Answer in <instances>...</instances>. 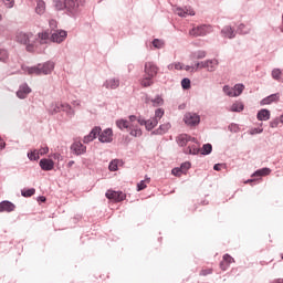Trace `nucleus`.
Segmentation results:
<instances>
[{
    "mask_svg": "<svg viewBox=\"0 0 283 283\" xmlns=\"http://www.w3.org/2000/svg\"><path fill=\"white\" fill-rule=\"evenodd\" d=\"M35 12H36L40 17H41L42 14H45V1H43V0H38V1H36Z\"/></svg>",
    "mask_w": 283,
    "mask_h": 283,
    "instance_id": "obj_28",
    "label": "nucleus"
},
{
    "mask_svg": "<svg viewBox=\"0 0 283 283\" xmlns=\"http://www.w3.org/2000/svg\"><path fill=\"white\" fill-rule=\"evenodd\" d=\"M165 45V42L163 40L155 39L153 40V46L157 50H161V48Z\"/></svg>",
    "mask_w": 283,
    "mask_h": 283,
    "instance_id": "obj_48",
    "label": "nucleus"
},
{
    "mask_svg": "<svg viewBox=\"0 0 283 283\" xmlns=\"http://www.w3.org/2000/svg\"><path fill=\"white\" fill-rule=\"evenodd\" d=\"M230 112H244V104H242L241 102L233 103L230 107Z\"/></svg>",
    "mask_w": 283,
    "mask_h": 283,
    "instance_id": "obj_31",
    "label": "nucleus"
},
{
    "mask_svg": "<svg viewBox=\"0 0 283 283\" xmlns=\"http://www.w3.org/2000/svg\"><path fill=\"white\" fill-rule=\"evenodd\" d=\"M277 101H280V93H274V94H271V95L264 97L260 102V105H262V106L271 105V103H277Z\"/></svg>",
    "mask_w": 283,
    "mask_h": 283,
    "instance_id": "obj_21",
    "label": "nucleus"
},
{
    "mask_svg": "<svg viewBox=\"0 0 283 283\" xmlns=\"http://www.w3.org/2000/svg\"><path fill=\"white\" fill-rule=\"evenodd\" d=\"M214 171H220L222 169V164H216L213 166Z\"/></svg>",
    "mask_w": 283,
    "mask_h": 283,
    "instance_id": "obj_62",
    "label": "nucleus"
},
{
    "mask_svg": "<svg viewBox=\"0 0 283 283\" xmlns=\"http://www.w3.org/2000/svg\"><path fill=\"white\" fill-rule=\"evenodd\" d=\"M32 93V88L29 87L28 83H23L19 86V90L17 91L18 98H28V94Z\"/></svg>",
    "mask_w": 283,
    "mask_h": 283,
    "instance_id": "obj_18",
    "label": "nucleus"
},
{
    "mask_svg": "<svg viewBox=\"0 0 283 283\" xmlns=\"http://www.w3.org/2000/svg\"><path fill=\"white\" fill-rule=\"evenodd\" d=\"M223 262H227L228 265H230V264H232V262H235V260L232 256H230L229 254H224Z\"/></svg>",
    "mask_w": 283,
    "mask_h": 283,
    "instance_id": "obj_54",
    "label": "nucleus"
},
{
    "mask_svg": "<svg viewBox=\"0 0 283 283\" xmlns=\"http://www.w3.org/2000/svg\"><path fill=\"white\" fill-rule=\"evenodd\" d=\"M182 90H191V80L189 77H185L181 80Z\"/></svg>",
    "mask_w": 283,
    "mask_h": 283,
    "instance_id": "obj_40",
    "label": "nucleus"
},
{
    "mask_svg": "<svg viewBox=\"0 0 283 283\" xmlns=\"http://www.w3.org/2000/svg\"><path fill=\"white\" fill-rule=\"evenodd\" d=\"M10 59V53L6 49H0V61L1 63H8Z\"/></svg>",
    "mask_w": 283,
    "mask_h": 283,
    "instance_id": "obj_36",
    "label": "nucleus"
},
{
    "mask_svg": "<svg viewBox=\"0 0 283 283\" xmlns=\"http://www.w3.org/2000/svg\"><path fill=\"white\" fill-rule=\"evenodd\" d=\"M169 129H171V124L169 123L161 124L157 129L153 130V134L155 136H163V134H167Z\"/></svg>",
    "mask_w": 283,
    "mask_h": 283,
    "instance_id": "obj_24",
    "label": "nucleus"
},
{
    "mask_svg": "<svg viewBox=\"0 0 283 283\" xmlns=\"http://www.w3.org/2000/svg\"><path fill=\"white\" fill-rule=\"evenodd\" d=\"M190 143H196V137H191L187 134H181L177 137V145H179V147H187Z\"/></svg>",
    "mask_w": 283,
    "mask_h": 283,
    "instance_id": "obj_16",
    "label": "nucleus"
},
{
    "mask_svg": "<svg viewBox=\"0 0 283 283\" xmlns=\"http://www.w3.org/2000/svg\"><path fill=\"white\" fill-rule=\"evenodd\" d=\"M180 169L182 172L189 171V169H191V163H189V161L182 163L180 166Z\"/></svg>",
    "mask_w": 283,
    "mask_h": 283,
    "instance_id": "obj_50",
    "label": "nucleus"
},
{
    "mask_svg": "<svg viewBox=\"0 0 283 283\" xmlns=\"http://www.w3.org/2000/svg\"><path fill=\"white\" fill-rule=\"evenodd\" d=\"M116 127H118V129H120V132H123L124 129H132V127H134V125L129 124V120L127 119H117L115 122Z\"/></svg>",
    "mask_w": 283,
    "mask_h": 283,
    "instance_id": "obj_26",
    "label": "nucleus"
},
{
    "mask_svg": "<svg viewBox=\"0 0 283 283\" xmlns=\"http://www.w3.org/2000/svg\"><path fill=\"white\" fill-rule=\"evenodd\" d=\"M36 51L35 52H39V48L40 45H48V43H50L51 41V36H50V31H42V32H39L36 35Z\"/></svg>",
    "mask_w": 283,
    "mask_h": 283,
    "instance_id": "obj_7",
    "label": "nucleus"
},
{
    "mask_svg": "<svg viewBox=\"0 0 283 283\" xmlns=\"http://www.w3.org/2000/svg\"><path fill=\"white\" fill-rule=\"evenodd\" d=\"M153 103L154 107H160V105H164L165 101L163 99V97L160 95H157L155 98H146V103Z\"/></svg>",
    "mask_w": 283,
    "mask_h": 283,
    "instance_id": "obj_27",
    "label": "nucleus"
},
{
    "mask_svg": "<svg viewBox=\"0 0 283 283\" xmlns=\"http://www.w3.org/2000/svg\"><path fill=\"white\" fill-rule=\"evenodd\" d=\"M101 132H103V129L101 128V126H95L88 135L84 136L83 138V143L85 145L92 143V140H96L98 134H101Z\"/></svg>",
    "mask_w": 283,
    "mask_h": 283,
    "instance_id": "obj_15",
    "label": "nucleus"
},
{
    "mask_svg": "<svg viewBox=\"0 0 283 283\" xmlns=\"http://www.w3.org/2000/svg\"><path fill=\"white\" fill-rule=\"evenodd\" d=\"M114 132L112 128H106L103 132L101 130L98 134L99 143H112L114 140Z\"/></svg>",
    "mask_w": 283,
    "mask_h": 283,
    "instance_id": "obj_14",
    "label": "nucleus"
},
{
    "mask_svg": "<svg viewBox=\"0 0 283 283\" xmlns=\"http://www.w3.org/2000/svg\"><path fill=\"white\" fill-rule=\"evenodd\" d=\"M269 174H271V168H261V169L254 171V174L252 176L262 177V176H269Z\"/></svg>",
    "mask_w": 283,
    "mask_h": 283,
    "instance_id": "obj_38",
    "label": "nucleus"
},
{
    "mask_svg": "<svg viewBox=\"0 0 283 283\" xmlns=\"http://www.w3.org/2000/svg\"><path fill=\"white\" fill-rule=\"evenodd\" d=\"M71 151L74 156H83V154L87 153V146L83 145L81 142H74L71 145Z\"/></svg>",
    "mask_w": 283,
    "mask_h": 283,
    "instance_id": "obj_11",
    "label": "nucleus"
},
{
    "mask_svg": "<svg viewBox=\"0 0 283 283\" xmlns=\"http://www.w3.org/2000/svg\"><path fill=\"white\" fill-rule=\"evenodd\" d=\"M128 118H129V125H132V123L138 120V117L136 115H130Z\"/></svg>",
    "mask_w": 283,
    "mask_h": 283,
    "instance_id": "obj_60",
    "label": "nucleus"
},
{
    "mask_svg": "<svg viewBox=\"0 0 283 283\" xmlns=\"http://www.w3.org/2000/svg\"><path fill=\"white\" fill-rule=\"evenodd\" d=\"M17 209V206L11 201L3 200L0 202V213H12Z\"/></svg>",
    "mask_w": 283,
    "mask_h": 283,
    "instance_id": "obj_17",
    "label": "nucleus"
},
{
    "mask_svg": "<svg viewBox=\"0 0 283 283\" xmlns=\"http://www.w3.org/2000/svg\"><path fill=\"white\" fill-rule=\"evenodd\" d=\"M262 132H264V128L258 127V128L250 129L249 134L251 136H255V134H262Z\"/></svg>",
    "mask_w": 283,
    "mask_h": 283,
    "instance_id": "obj_52",
    "label": "nucleus"
},
{
    "mask_svg": "<svg viewBox=\"0 0 283 283\" xmlns=\"http://www.w3.org/2000/svg\"><path fill=\"white\" fill-rule=\"evenodd\" d=\"M174 12L181 18L196 17V11L191 7H185L184 9L177 7L174 9Z\"/></svg>",
    "mask_w": 283,
    "mask_h": 283,
    "instance_id": "obj_10",
    "label": "nucleus"
},
{
    "mask_svg": "<svg viewBox=\"0 0 283 283\" xmlns=\"http://www.w3.org/2000/svg\"><path fill=\"white\" fill-rule=\"evenodd\" d=\"M61 109H63V112H69V114H74L70 104H61Z\"/></svg>",
    "mask_w": 283,
    "mask_h": 283,
    "instance_id": "obj_51",
    "label": "nucleus"
},
{
    "mask_svg": "<svg viewBox=\"0 0 283 283\" xmlns=\"http://www.w3.org/2000/svg\"><path fill=\"white\" fill-rule=\"evenodd\" d=\"M119 86H120V80L116 77L108 78L103 84V87H105L106 90H118Z\"/></svg>",
    "mask_w": 283,
    "mask_h": 283,
    "instance_id": "obj_19",
    "label": "nucleus"
},
{
    "mask_svg": "<svg viewBox=\"0 0 283 283\" xmlns=\"http://www.w3.org/2000/svg\"><path fill=\"white\" fill-rule=\"evenodd\" d=\"M272 283H283V279H276V280L272 281Z\"/></svg>",
    "mask_w": 283,
    "mask_h": 283,
    "instance_id": "obj_64",
    "label": "nucleus"
},
{
    "mask_svg": "<svg viewBox=\"0 0 283 283\" xmlns=\"http://www.w3.org/2000/svg\"><path fill=\"white\" fill-rule=\"evenodd\" d=\"M156 125H158V119L151 117L150 119L146 120V129L147 132H151V129H154V127H156Z\"/></svg>",
    "mask_w": 283,
    "mask_h": 283,
    "instance_id": "obj_30",
    "label": "nucleus"
},
{
    "mask_svg": "<svg viewBox=\"0 0 283 283\" xmlns=\"http://www.w3.org/2000/svg\"><path fill=\"white\" fill-rule=\"evenodd\" d=\"M2 149H6V143L3 142V138L0 137V151H2Z\"/></svg>",
    "mask_w": 283,
    "mask_h": 283,
    "instance_id": "obj_61",
    "label": "nucleus"
},
{
    "mask_svg": "<svg viewBox=\"0 0 283 283\" xmlns=\"http://www.w3.org/2000/svg\"><path fill=\"white\" fill-rule=\"evenodd\" d=\"M109 171H118V160L114 159L108 165Z\"/></svg>",
    "mask_w": 283,
    "mask_h": 283,
    "instance_id": "obj_43",
    "label": "nucleus"
},
{
    "mask_svg": "<svg viewBox=\"0 0 283 283\" xmlns=\"http://www.w3.org/2000/svg\"><path fill=\"white\" fill-rule=\"evenodd\" d=\"M144 72L147 76H150V78H156L158 74V66L154 62H146Z\"/></svg>",
    "mask_w": 283,
    "mask_h": 283,
    "instance_id": "obj_13",
    "label": "nucleus"
},
{
    "mask_svg": "<svg viewBox=\"0 0 283 283\" xmlns=\"http://www.w3.org/2000/svg\"><path fill=\"white\" fill-rule=\"evenodd\" d=\"M142 87H151L154 85V77L147 75L140 81Z\"/></svg>",
    "mask_w": 283,
    "mask_h": 283,
    "instance_id": "obj_29",
    "label": "nucleus"
},
{
    "mask_svg": "<svg viewBox=\"0 0 283 283\" xmlns=\"http://www.w3.org/2000/svg\"><path fill=\"white\" fill-rule=\"evenodd\" d=\"M67 39V31L65 30H55L51 34L52 43H63Z\"/></svg>",
    "mask_w": 283,
    "mask_h": 283,
    "instance_id": "obj_12",
    "label": "nucleus"
},
{
    "mask_svg": "<svg viewBox=\"0 0 283 283\" xmlns=\"http://www.w3.org/2000/svg\"><path fill=\"white\" fill-rule=\"evenodd\" d=\"M53 6L55 8V10L61 11V10H66V6H65V0H54L53 1Z\"/></svg>",
    "mask_w": 283,
    "mask_h": 283,
    "instance_id": "obj_37",
    "label": "nucleus"
},
{
    "mask_svg": "<svg viewBox=\"0 0 283 283\" xmlns=\"http://www.w3.org/2000/svg\"><path fill=\"white\" fill-rule=\"evenodd\" d=\"M21 67L22 71L29 75L35 74V76H41V74H44L46 76L48 74H52V71L54 70V62L48 61L43 64H38L34 66L22 65Z\"/></svg>",
    "mask_w": 283,
    "mask_h": 283,
    "instance_id": "obj_2",
    "label": "nucleus"
},
{
    "mask_svg": "<svg viewBox=\"0 0 283 283\" xmlns=\"http://www.w3.org/2000/svg\"><path fill=\"white\" fill-rule=\"evenodd\" d=\"M228 129L232 134H238V132H240V126L238 124L232 123L228 126Z\"/></svg>",
    "mask_w": 283,
    "mask_h": 283,
    "instance_id": "obj_45",
    "label": "nucleus"
},
{
    "mask_svg": "<svg viewBox=\"0 0 283 283\" xmlns=\"http://www.w3.org/2000/svg\"><path fill=\"white\" fill-rule=\"evenodd\" d=\"M108 200H114L115 202H123L127 196L123 191L107 190L105 193Z\"/></svg>",
    "mask_w": 283,
    "mask_h": 283,
    "instance_id": "obj_9",
    "label": "nucleus"
},
{
    "mask_svg": "<svg viewBox=\"0 0 283 283\" xmlns=\"http://www.w3.org/2000/svg\"><path fill=\"white\" fill-rule=\"evenodd\" d=\"M9 10L14 8V0H0Z\"/></svg>",
    "mask_w": 283,
    "mask_h": 283,
    "instance_id": "obj_49",
    "label": "nucleus"
},
{
    "mask_svg": "<svg viewBox=\"0 0 283 283\" xmlns=\"http://www.w3.org/2000/svg\"><path fill=\"white\" fill-rule=\"evenodd\" d=\"M182 69H184L182 63L180 62L175 63V70H182Z\"/></svg>",
    "mask_w": 283,
    "mask_h": 283,
    "instance_id": "obj_63",
    "label": "nucleus"
},
{
    "mask_svg": "<svg viewBox=\"0 0 283 283\" xmlns=\"http://www.w3.org/2000/svg\"><path fill=\"white\" fill-rule=\"evenodd\" d=\"M163 116H165V109L157 108L155 111V117H153V118H156V120H160V118H163Z\"/></svg>",
    "mask_w": 283,
    "mask_h": 283,
    "instance_id": "obj_46",
    "label": "nucleus"
},
{
    "mask_svg": "<svg viewBox=\"0 0 283 283\" xmlns=\"http://www.w3.org/2000/svg\"><path fill=\"white\" fill-rule=\"evenodd\" d=\"M221 35L224 39H235V30H233L231 25H226L221 30Z\"/></svg>",
    "mask_w": 283,
    "mask_h": 283,
    "instance_id": "obj_23",
    "label": "nucleus"
},
{
    "mask_svg": "<svg viewBox=\"0 0 283 283\" xmlns=\"http://www.w3.org/2000/svg\"><path fill=\"white\" fill-rule=\"evenodd\" d=\"M272 78H274V81H280L282 78V71L280 69H274L272 71Z\"/></svg>",
    "mask_w": 283,
    "mask_h": 283,
    "instance_id": "obj_42",
    "label": "nucleus"
},
{
    "mask_svg": "<svg viewBox=\"0 0 283 283\" xmlns=\"http://www.w3.org/2000/svg\"><path fill=\"white\" fill-rule=\"evenodd\" d=\"M258 120L264 122V120H270L271 119V111L266 108H262L256 114Z\"/></svg>",
    "mask_w": 283,
    "mask_h": 283,
    "instance_id": "obj_25",
    "label": "nucleus"
},
{
    "mask_svg": "<svg viewBox=\"0 0 283 283\" xmlns=\"http://www.w3.org/2000/svg\"><path fill=\"white\" fill-rule=\"evenodd\" d=\"M15 41L21 45H25L27 52H36V35L32 32H18L15 35Z\"/></svg>",
    "mask_w": 283,
    "mask_h": 283,
    "instance_id": "obj_1",
    "label": "nucleus"
},
{
    "mask_svg": "<svg viewBox=\"0 0 283 283\" xmlns=\"http://www.w3.org/2000/svg\"><path fill=\"white\" fill-rule=\"evenodd\" d=\"M211 32V25L201 24L195 27L189 31L190 36H207Z\"/></svg>",
    "mask_w": 283,
    "mask_h": 283,
    "instance_id": "obj_6",
    "label": "nucleus"
},
{
    "mask_svg": "<svg viewBox=\"0 0 283 283\" xmlns=\"http://www.w3.org/2000/svg\"><path fill=\"white\" fill-rule=\"evenodd\" d=\"M182 153L186 154V156H198L200 154L198 139H196V143L188 144V147L184 148Z\"/></svg>",
    "mask_w": 283,
    "mask_h": 283,
    "instance_id": "obj_8",
    "label": "nucleus"
},
{
    "mask_svg": "<svg viewBox=\"0 0 283 283\" xmlns=\"http://www.w3.org/2000/svg\"><path fill=\"white\" fill-rule=\"evenodd\" d=\"M218 65H220V62L217 59H212V60L197 62L195 64V67H196V71L207 70L208 72H216V70L218 69Z\"/></svg>",
    "mask_w": 283,
    "mask_h": 283,
    "instance_id": "obj_4",
    "label": "nucleus"
},
{
    "mask_svg": "<svg viewBox=\"0 0 283 283\" xmlns=\"http://www.w3.org/2000/svg\"><path fill=\"white\" fill-rule=\"evenodd\" d=\"M238 34H250L251 28L247 27L244 23L239 24L237 28Z\"/></svg>",
    "mask_w": 283,
    "mask_h": 283,
    "instance_id": "obj_32",
    "label": "nucleus"
},
{
    "mask_svg": "<svg viewBox=\"0 0 283 283\" xmlns=\"http://www.w3.org/2000/svg\"><path fill=\"white\" fill-rule=\"evenodd\" d=\"M34 193H36V189H34V188L21 190V196L23 198H32V196H34Z\"/></svg>",
    "mask_w": 283,
    "mask_h": 283,
    "instance_id": "obj_34",
    "label": "nucleus"
},
{
    "mask_svg": "<svg viewBox=\"0 0 283 283\" xmlns=\"http://www.w3.org/2000/svg\"><path fill=\"white\" fill-rule=\"evenodd\" d=\"M66 14L69 17H76L81 12V6H83V0H65Z\"/></svg>",
    "mask_w": 283,
    "mask_h": 283,
    "instance_id": "obj_3",
    "label": "nucleus"
},
{
    "mask_svg": "<svg viewBox=\"0 0 283 283\" xmlns=\"http://www.w3.org/2000/svg\"><path fill=\"white\" fill-rule=\"evenodd\" d=\"M38 151H39V156H45V154L50 153V147L48 146L41 147Z\"/></svg>",
    "mask_w": 283,
    "mask_h": 283,
    "instance_id": "obj_53",
    "label": "nucleus"
},
{
    "mask_svg": "<svg viewBox=\"0 0 283 283\" xmlns=\"http://www.w3.org/2000/svg\"><path fill=\"white\" fill-rule=\"evenodd\" d=\"M184 123H186L188 127H198V125H200V115L188 112L184 115Z\"/></svg>",
    "mask_w": 283,
    "mask_h": 283,
    "instance_id": "obj_5",
    "label": "nucleus"
},
{
    "mask_svg": "<svg viewBox=\"0 0 283 283\" xmlns=\"http://www.w3.org/2000/svg\"><path fill=\"white\" fill-rule=\"evenodd\" d=\"M39 165L42 171H52V169H54V160L49 158H42Z\"/></svg>",
    "mask_w": 283,
    "mask_h": 283,
    "instance_id": "obj_20",
    "label": "nucleus"
},
{
    "mask_svg": "<svg viewBox=\"0 0 283 283\" xmlns=\"http://www.w3.org/2000/svg\"><path fill=\"white\" fill-rule=\"evenodd\" d=\"M190 61H198L202 59H207V51L205 50H197L192 51L189 55Z\"/></svg>",
    "mask_w": 283,
    "mask_h": 283,
    "instance_id": "obj_22",
    "label": "nucleus"
},
{
    "mask_svg": "<svg viewBox=\"0 0 283 283\" xmlns=\"http://www.w3.org/2000/svg\"><path fill=\"white\" fill-rule=\"evenodd\" d=\"M150 178H146V180H142L137 184V191H143V189H147V185L145 182H149Z\"/></svg>",
    "mask_w": 283,
    "mask_h": 283,
    "instance_id": "obj_47",
    "label": "nucleus"
},
{
    "mask_svg": "<svg viewBox=\"0 0 283 283\" xmlns=\"http://www.w3.org/2000/svg\"><path fill=\"white\" fill-rule=\"evenodd\" d=\"M223 92H224V94H227V96L234 97L233 87H231L229 85H224L223 86Z\"/></svg>",
    "mask_w": 283,
    "mask_h": 283,
    "instance_id": "obj_44",
    "label": "nucleus"
},
{
    "mask_svg": "<svg viewBox=\"0 0 283 283\" xmlns=\"http://www.w3.org/2000/svg\"><path fill=\"white\" fill-rule=\"evenodd\" d=\"M213 151V146L211 144H205L201 148L202 156H209Z\"/></svg>",
    "mask_w": 283,
    "mask_h": 283,
    "instance_id": "obj_35",
    "label": "nucleus"
},
{
    "mask_svg": "<svg viewBox=\"0 0 283 283\" xmlns=\"http://www.w3.org/2000/svg\"><path fill=\"white\" fill-rule=\"evenodd\" d=\"M172 176H177L180 177L184 172H182V168H174L171 170Z\"/></svg>",
    "mask_w": 283,
    "mask_h": 283,
    "instance_id": "obj_55",
    "label": "nucleus"
},
{
    "mask_svg": "<svg viewBox=\"0 0 283 283\" xmlns=\"http://www.w3.org/2000/svg\"><path fill=\"white\" fill-rule=\"evenodd\" d=\"M128 129H130V136H134L135 138H138V137H140V136H143V130L140 129V128H138V127H136V128H128Z\"/></svg>",
    "mask_w": 283,
    "mask_h": 283,
    "instance_id": "obj_41",
    "label": "nucleus"
},
{
    "mask_svg": "<svg viewBox=\"0 0 283 283\" xmlns=\"http://www.w3.org/2000/svg\"><path fill=\"white\" fill-rule=\"evenodd\" d=\"M277 125H280V122H279L277 119H274V120H272V122L270 123V127H272V128L277 127Z\"/></svg>",
    "mask_w": 283,
    "mask_h": 283,
    "instance_id": "obj_59",
    "label": "nucleus"
},
{
    "mask_svg": "<svg viewBox=\"0 0 283 283\" xmlns=\"http://www.w3.org/2000/svg\"><path fill=\"white\" fill-rule=\"evenodd\" d=\"M27 157L31 161L39 160L41 158L40 155H39V149H33V150L29 151L27 154Z\"/></svg>",
    "mask_w": 283,
    "mask_h": 283,
    "instance_id": "obj_33",
    "label": "nucleus"
},
{
    "mask_svg": "<svg viewBox=\"0 0 283 283\" xmlns=\"http://www.w3.org/2000/svg\"><path fill=\"white\" fill-rule=\"evenodd\" d=\"M52 158H53V160H63V156H61V154H59V153H54L52 155Z\"/></svg>",
    "mask_w": 283,
    "mask_h": 283,
    "instance_id": "obj_56",
    "label": "nucleus"
},
{
    "mask_svg": "<svg viewBox=\"0 0 283 283\" xmlns=\"http://www.w3.org/2000/svg\"><path fill=\"white\" fill-rule=\"evenodd\" d=\"M137 123H139L140 125H147V119L143 118V117H137Z\"/></svg>",
    "mask_w": 283,
    "mask_h": 283,
    "instance_id": "obj_58",
    "label": "nucleus"
},
{
    "mask_svg": "<svg viewBox=\"0 0 283 283\" xmlns=\"http://www.w3.org/2000/svg\"><path fill=\"white\" fill-rule=\"evenodd\" d=\"M233 91L234 97L240 96L244 92V84H235Z\"/></svg>",
    "mask_w": 283,
    "mask_h": 283,
    "instance_id": "obj_39",
    "label": "nucleus"
},
{
    "mask_svg": "<svg viewBox=\"0 0 283 283\" xmlns=\"http://www.w3.org/2000/svg\"><path fill=\"white\" fill-rule=\"evenodd\" d=\"M49 25H50V28H51V30H55V28H56V20H51V21H49Z\"/></svg>",
    "mask_w": 283,
    "mask_h": 283,
    "instance_id": "obj_57",
    "label": "nucleus"
}]
</instances>
